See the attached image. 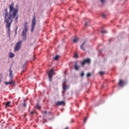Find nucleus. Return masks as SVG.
Listing matches in <instances>:
<instances>
[{"label":"nucleus","mask_w":129,"mask_h":129,"mask_svg":"<svg viewBox=\"0 0 129 129\" xmlns=\"http://www.w3.org/2000/svg\"><path fill=\"white\" fill-rule=\"evenodd\" d=\"M16 8H14V3L9 5V13L8 12V9H5V14L4 21H10L14 20L16 24L18 23V19H19V7L18 5L16 6Z\"/></svg>","instance_id":"nucleus-1"},{"label":"nucleus","mask_w":129,"mask_h":129,"mask_svg":"<svg viewBox=\"0 0 129 129\" xmlns=\"http://www.w3.org/2000/svg\"><path fill=\"white\" fill-rule=\"evenodd\" d=\"M24 28L22 32L21 36L23 38V40H26V38H27V32H28V22H25Z\"/></svg>","instance_id":"nucleus-2"},{"label":"nucleus","mask_w":129,"mask_h":129,"mask_svg":"<svg viewBox=\"0 0 129 129\" xmlns=\"http://www.w3.org/2000/svg\"><path fill=\"white\" fill-rule=\"evenodd\" d=\"M6 23V27L8 29V33L10 34L11 33V26H12V24H13V20H6L4 21Z\"/></svg>","instance_id":"nucleus-3"},{"label":"nucleus","mask_w":129,"mask_h":129,"mask_svg":"<svg viewBox=\"0 0 129 129\" xmlns=\"http://www.w3.org/2000/svg\"><path fill=\"white\" fill-rule=\"evenodd\" d=\"M35 27H36V16H34L33 17V18L32 20L31 29V32L32 33L34 32V30H35Z\"/></svg>","instance_id":"nucleus-4"},{"label":"nucleus","mask_w":129,"mask_h":129,"mask_svg":"<svg viewBox=\"0 0 129 129\" xmlns=\"http://www.w3.org/2000/svg\"><path fill=\"white\" fill-rule=\"evenodd\" d=\"M9 76L10 77V80L9 82H5V84H6V85H9L10 84H12V83H13V72L12 71V70L11 69H10L9 70Z\"/></svg>","instance_id":"nucleus-5"},{"label":"nucleus","mask_w":129,"mask_h":129,"mask_svg":"<svg viewBox=\"0 0 129 129\" xmlns=\"http://www.w3.org/2000/svg\"><path fill=\"white\" fill-rule=\"evenodd\" d=\"M22 43L23 41L22 40L17 42V43L16 44L15 47L14 48L15 52H17V51H19L20 49H21Z\"/></svg>","instance_id":"nucleus-6"},{"label":"nucleus","mask_w":129,"mask_h":129,"mask_svg":"<svg viewBox=\"0 0 129 129\" xmlns=\"http://www.w3.org/2000/svg\"><path fill=\"white\" fill-rule=\"evenodd\" d=\"M53 75H54V70L51 69L49 73H48V78L49 79V81H52V78H53Z\"/></svg>","instance_id":"nucleus-7"},{"label":"nucleus","mask_w":129,"mask_h":129,"mask_svg":"<svg viewBox=\"0 0 129 129\" xmlns=\"http://www.w3.org/2000/svg\"><path fill=\"white\" fill-rule=\"evenodd\" d=\"M86 63H90V59L89 58L85 59V60H84L83 61L81 62V64L82 66H83L84 65H85Z\"/></svg>","instance_id":"nucleus-8"},{"label":"nucleus","mask_w":129,"mask_h":129,"mask_svg":"<svg viewBox=\"0 0 129 129\" xmlns=\"http://www.w3.org/2000/svg\"><path fill=\"white\" fill-rule=\"evenodd\" d=\"M56 105L60 106V105H65L66 103H65L64 101H57L55 103Z\"/></svg>","instance_id":"nucleus-9"},{"label":"nucleus","mask_w":129,"mask_h":129,"mask_svg":"<svg viewBox=\"0 0 129 129\" xmlns=\"http://www.w3.org/2000/svg\"><path fill=\"white\" fill-rule=\"evenodd\" d=\"M86 43V41H84L83 42L82 44L80 46V48L81 50H83V51H85V48L84 47V45Z\"/></svg>","instance_id":"nucleus-10"},{"label":"nucleus","mask_w":129,"mask_h":129,"mask_svg":"<svg viewBox=\"0 0 129 129\" xmlns=\"http://www.w3.org/2000/svg\"><path fill=\"white\" fill-rule=\"evenodd\" d=\"M124 83V81H122V80H120L119 83H118V85H119L120 87L123 85Z\"/></svg>","instance_id":"nucleus-11"},{"label":"nucleus","mask_w":129,"mask_h":129,"mask_svg":"<svg viewBox=\"0 0 129 129\" xmlns=\"http://www.w3.org/2000/svg\"><path fill=\"white\" fill-rule=\"evenodd\" d=\"M79 68H80V67L78 65H77V61H76L75 64V70H79Z\"/></svg>","instance_id":"nucleus-12"},{"label":"nucleus","mask_w":129,"mask_h":129,"mask_svg":"<svg viewBox=\"0 0 129 129\" xmlns=\"http://www.w3.org/2000/svg\"><path fill=\"white\" fill-rule=\"evenodd\" d=\"M68 86L66 85H63V90H67L68 89Z\"/></svg>","instance_id":"nucleus-13"},{"label":"nucleus","mask_w":129,"mask_h":129,"mask_svg":"<svg viewBox=\"0 0 129 129\" xmlns=\"http://www.w3.org/2000/svg\"><path fill=\"white\" fill-rule=\"evenodd\" d=\"M9 57L10 58H14V57H15V54H14V53H13L12 52H10Z\"/></svg>","instance_id":"nucleus-14"},{"label":"nucleus","mask_w":129,"mask_h":129,"mask_svg":"<svg viewBox=\"0 0 129 129\" xmlns=\"http://www.w3.org/2000/svg\"><path fill=\"white\" fill-rule=\"evenodd\" d=\"M36 108H37V109H40L41 108V106H40V104L39 103H37L36 104Z\"/></svg>","instance_id":"nucleus-15"},{"label":"nucleus","mask_w":129,"mask_h":129,"mask_svg":"<svg viewBox=\"0 0 129 129\" xmlns=\"http://www.w3.org/2000/svg\"><path fill=\"white\" fill-rule=\"evenodd\" d=\"M78 40H79L78 38H75V39L73 40V43H77V42H78Z\"/></svg>","instance_id":"nucleus-16"},{"label":"nucleus","mask_w":129,"mask_h":129,"mask_svg":"<svg viewBox=\"0 0 129 129\" xmlns=\"http://www.w3.org/2000/svg\"><path fill=\"white\" fill-rule=\"evenodd\" d=\"M10 105H11V102H10V101L7 102V103H6V106L7 107H10Z\"/></svg>","instance_id":"nucleus-17"},{"label":"nucleus","mask_w":129,"mask_h":129,"mask_svg":"<svg viewBox=\"0 0 129 129\" xmlns=\"http://www.w3.org/2000/svg\"><path fill=\"white\" fill-rule=\"evenodd\" d=\"M60 58V56L57 55H56L55 57H54V60H55L56 61H57V60H58V58Z\"/></svg>","instance_id":"nucleus-18"},{"label":"nucleus","mask_w":129,"mask_h":129,"mask_svg":"<svg viewBox=\"0 0 129 129\" xmlns=\"http://www.w3.org/2000/svg\"><path fill=\"white\" fill-rule=\"evenodd\" d=\"M99 75H100L101 76H102V75H103V74H104V72H100L99 73Z\"/></svg>","instance_id":"nucleus-19"},{"label":"nucleus","mask_w":129,"mask_h":129,"mask_svg":"<svg viewBox=\"0 0 129 129\" xmlns=\"http://www.w3.org/2000/svg\"><path fill=\"white\" fill-rule=\"evenodd\" d=\"M81 77H83L84 76V72H83V71L81 72Z\"/></svg>","instance_id":"nucleus-20"},{"label":"nucleus","mask_w":129,"mask_h":129,"mask_svg":"<svg viewBox=\"0 0 129 129\" xmlns=\"http://www.w3.org/2000/svg\"><path fill=\"white\" fill-rule=\"evenodd\" d=\"M91 76V74H90V73H88L87 74V77H90Z\"/></svg>","instance_id":"nucleus-21"},{"label":"nucleus","mask_w":129,"mask_h":129,"mask_svg":"<svg viewBox=\"0 0 129 129\" xmlns=\"http://www.w3.org/2000/svg\"><path fill=\"white\" fill-rule=\"evenodd\" d=\"M101 33H102L103 34H104V33H106V31L104 30H102L101 31Z\"/></svg>","instance_id":"nucleus-22"},{"label":"nucleus","mask_w":129,"mask_h":129,"mask_svg":"<svg viewBox=\"0 0 129 129\" xmlns=\"http://www.w3.org/2000/svg\"><path fill=\"white\" fill-rule=\"evenodd\" d=\"M85 25L86 27H87V26H88V22L86 21L85 23Z\"/></svg>","instance_id":"nucleus-23"},{"label":"nucleus","mask_w":129,"mask_h":129,"mask_svg":"<svg viewBox=\"0 0 129 129\" xmlns=\"http://www.w3.org/2000/svg\"><path fill=\"white\" fill-rule=\"evenodd\" d=\"M86 120H87V117H85L84 119V122H86Z\"/></svg>","instance_id":"nucleus-24"},{"label":"nucleus","mask_w":129,"mask_h":129,"mask_svg":"<svg viewBox=\"0 0 129 129\" xmlns=\"http://www.w3.org/2000/svg\"><path fill=\"white\" fill-rule=\"evenodd\" d=\"M34 113H35V111H32L31 112V114H32V115H33V114H34Z\"/></svg>","instance_id":"nucleus-25"},{"label":"nucleus","mask_w":129,"mask_h":129,"mask_svg":"<svg viewBox=\"0 0 129 129\" xmlns=\"http://www.w3.org/2000/svg\"><path fill=\"white\" fill-rule=\"evenodd\" d=\"M23 106L26 107V106H27V104L25 102H24L23 104Z\"/></svg>","instance_id":"nucleus-26"},{"label":"nucleus","mask_w":129,"mask_h":129,"mask_svg":"<svg viewBox=\"0 0 129 129\" xmlns=\"http://www.w3.org/2000/svg\"><path fill=\"white\" fill-rule=\"evenodd\" d=\"M75 57L76 58H77V57H78V55L77 54V53H76V54H75Z\"/></svg>","instance_id":"nucleus-27"},{"label":"nucleus","mask_w":129,"mask_h":129,"mask_svg":"<svg viewBox=\"0 0 129 129\" xmlns=\"http://www.w3.org/2000/svg\"><path fill=\"white\" fill-rule=\"evenodd\" d=\"M101 2L102 3V4H104V0H100Z\"/></svg>","instance_id":"nucleus-28"},{"label":"nucleus","mask_w":129,"mask_h":129,"mask_svg":"<svg viewBox=\"0 0 129 129\" xmlns=\"http://www.w3.org/2000/svg\"><path fill=\"white\" fill-rule=\"evenodd\" d=\"M18 27H17L16 29V30H15V33H16V34H17V31H18Z\"/></svg>","instance_id":"nucleus-29"},{"label":"nucleus","mask_w":129,"mask_h":129,"mask_svg":"<svg viewBox=\"0 0 129 129\" xmlns=\"http://www.w3.org/2000/svg\"><path fill=\"white\" fill-rule=\"evenodd\" d=\"M102 17L103 18H105V15H104V14L102 15Z\"/></svg>","instance_id":"nucleus-30"},{"label":"nucleus","mask_w":129,"mask_h":129,"mask_svg":"<svg viewBox=\"0 0 129 129\" xmlns=\"http://www.w3.org/2000/svg\"><path fill=\"white\" fill-rule=\"evenodd\" d=\"M2 82V79L0 78V83Z\"/></svg>","instance_id":"nucleus-31"},{"label":"nucleus","mask_w":129,"mask_h":129,"mask_svg":"<svg viewBox=\"0 0 129 129\" xmlns=\"http://www.w3.org/2000/svg\"><path fill=\"white\" fill-rule=\"evenodd\" d=\"M44 113H47V111H45Z\"/></svg>","instance_id":"nucleus-32"},{"label":"nucleus","mask_w":129,"mask_h":129,"mask_svg":"<svg viewBox=\"0 0 129 129\" xmlns=\"http://www.w3.org/2000/svg\"><path fill=\"white\" fill-rule=\"evenodd\" d=\"M33 60H35V58H33Z\"/></svg>","instance_id":"nucleus-33"}]
</instances>
